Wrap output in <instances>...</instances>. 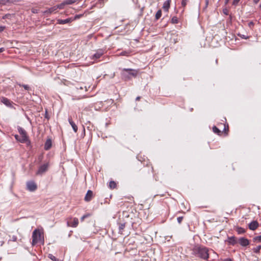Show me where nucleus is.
Returning a JSON list of instances; mask_svg holds the SVG:
<instances>
[{
    "label": "nucleus",
    "mask_w": 261,
    "mask_h": 261,
    "mask_svg": "<svg viewBox=\"0 0 261 261\" xmlns=\"http://www.w3.org/2000/svg\"><path fill=\"white\" fill-rule=\"evenodd\" d=\"M1 102L8 107H11L12 106V102L7 98L2 97Z\"/></svg>",
    "instance_id": "12"
},
{
    "label": "nucleus",
    "mask_w": 261,
    "mask_h": 261,
    "mask_svg": "<svg viewBox=\"0 0 261 261\" xmlns=\"http://www.w3.org/2000/svg\"><path fill=\"white\" fill-rule=\"evenodd\" d=\"M189 1V0H181V4L182 7H185Z\"/></svg>",
    "instance_id": "34"
},
{
    "label": "nucleus",
    "mask_w": 261,
    "mask_h": 261,
    "mask_svg": "<svg viewBox=\"0 0 261 261\" xmlns=\"http://www.w3.org/2000/svg\"><path fill=\"white\" fill-rule=\"evenodd\" d=\"M12 2L10 0H2L1 1V4L3 5H6L7 3Z\"/></svg>",
    "instance_id": "37"
},
{
    "label": "nucleus",
    "mask_w": 261,
    "mask_h": 261,
    "mask_svg": "<svg viewBox=\"0 0 261 261\" xmlns=\"http://www.w3.org/2000/svg\"><path fill=\"white\" fill-rule=\"evenodd\" d=\"M65 2H66V5L72 4L74 3V1H73L72 0H67V1H66Z\"/></svg>",
    "instance_id": "41"
},
{
    "label": "nucleus",
    "mask_w": 261,
    "mask_h": 261,
    "mask_svg": "<svg viewBox=\"0 0 261 261\" xmlns=\"http://www.w3.org/2000/svg\"><path fill=\"white\" fill-rule=\"evenodd\" d=\"M190 209V207L187 208L185 206L184 203H182L180 205V213H185L186 212H188Z\"/></svg>",
    "instance_id": "19"
},
{
    "label": "nucleus",
    "mask_w": 261,
    "mask_h": 261,
    "mask_svg": "<svg viewBox=\"0 0 261 261\" xmlns=\"http://www.w3.org/2000/svg\"><path fill=\"white\" fill-rule=\"evenodd\" d=\"M79 224V220L76 218H74L72 221V222H70L68 221L67 222V225L68 226H71L72 227H76Z\"/></svg>",
    "instance_id": "10"
},
{
    "label": "nucleus",
    "mask_w": 261,
    "mask_h": 261,
    "mask_svg": "<svg viewBox=\"0 0 261 261\" xmlns=\"http://www.w3.org/2000/svg\"><path fill=\"white\" fill-rule=\"evenodd\" d=\"M216 64H218V59H216Z\"/></svg>",
    "instance_id": "53"
},
{
    "label": "nucleus",
    "mask_w": 261,
    "mask_h": 261,
    "mask_svg": "<svg viewBox=\"0 0 261 261\" xmlns=\"http://www.w3.org/2000/svg\"><path fill=\"white\" fill-rule=\"evenodd\" d=\"M43 241V238L42 237L41 233L38 229H35L32 233V242L33 246L35 245L36 244Z\"/></svg>",
    "instance_id": "3"
},
{
    "label": "nucleus",
    "mask_w": 261,
    "mask_h": 261,
    "mask_svg": "<svg viewBox=\"0 0 261 261\" xmlns=\"http://www.w3.org/2000/svg\"><path fill=\"white\" fill-rule=\"evenodd\" d=\"M139 72V69H134L131 68H123L122 69L121 75L122 79L124 81H128L132 77H136Z\"/></svg>",
    "instance_id": "2"
},
{
    "label": "nucleus",
    "mask_w": 261,
    "mask_h": 261,
    "mask_svg": "<svg viewBox=\"0 0 261 261\" xmlns=\"http://www.w3.org/2000/svg\"><path fill=\"white\" fill-rule=\"evenodd\" d=\"M19 142L21 143H26L28 146L31 145V141L29 140L28 136H20Z\"/></svg>",
    "instance_id": "7"
},
{
    "label": "nucleus",
    "mask_w": 261,
    "mask_h": 261,
    "mask_svg": "<svg viewBox=\"0 0 261 261\" xmlns=\"http://www.w3.org/2000/svg\"><path fill=\"white\" fill-rule=\"evenodd\" d=\"M6 27L4 26H0V32H3L5 29Z\"/></svg>",
    "instance_id": "44"
},
{
    "label": "nucleus",
    "mask_w": 261,
    "mask_h": 261,
    "mask_svg": "<svg viewBox=\"0 0 261 261\" xmlns=\"http://www.w3.org/2000/svg\"><path fill=\"white\" fill-rule=\"evenodd\" d=\"M37 188V186L34 181H29L27 182V189L29 191H35Z\"/></svg>",
    "instance_id": "6"
},
{
    "label": "nucleus",
    "mask_w": 261,
    "mask_h": 261,
    "mask_svg": "<svg viewBox=\"0 0 261 261\" xmlns=\"http://www.w3.org/2000/svg\"><path fill=\"white\" fill-rule=\"evenodd\" d=\"M57 10V8H56V6H54V7L49 8L47 10H46L45 12V13H51L53 12L56 11Z\"/></svg>",
    "instance_id": "23"
},
{
    "label": "nucleus",
    "mask_w": 261,
    "mask_h": 261,
    "mask_svg": "<svg viewBox=\"0 0 261 261\" xmlns=\"http://www.w3.org/2000/svg\"><path fill=\"white\" fill-rule=\"evenodd\" d=\"M48 257L53 261H58V259L51 254H49Z\"/></svg>",
    "instance_id": "33"
},
{
    "label": "nucleus",
    "mask_w": 261,
    "mask_h": 261,
    "mask_svg": "<svg viewBox=\"0 0 261 261\" xmlns=\"http://www.w3.org/2000/svg\"><path fill=\"white\" fill-rule=\"evenodd\" d=\"M229 1L230 0H225V5H227Z\"/></svg>",
    "instance_id": "48"
},
{
    "label": "nucleus",
    "mask_w": 261,
    "mask_h": 261,
    "mask_svg": "<svg viewBox=\"0 0 261 261\" xmlns=\"http://www.w3.org/2000/svg\"><path fill=\"white\" fill-rule=\"evenodd\" d=\"M259 1H260V0H253L254 3L255 4H257V3H258V2H259Z\"/></svg>",
    "instance_id": "49"
},
{
    "label": "nucleus",
    "mask_w": 261,
    "mask_h": 261,
    "mask_svg": "<svg viewBox=\"0 0 261 261\" xmlns=\"http://www.w3.org/2000/svg\"><path fill=\"white\" fill-rule=\"evenodd\" d=\"M66 5V2H64L63 3L56 6V8H57V9H62L64 8V6Z\"/></svg>",
    "instance_id": "30"
},
{
    "label": "nucleus",
    "mask_w": 261,
    "mask_h": 261,
    "mask_svg": "<svg viewBox=\"0 0 261 261\" xmlns=\"http://www.w3.org/2000/svg\"><path fill=\"white\" fill-rule=\"evenodd\" d=\"M213 131L214 132V133L218 135H221L222 134V132L220 130H219V129L216 126H214L213 127Z\"/></svg>",
    "instance_id": "22"
},
{
    "label": "nucleus",
    "mask_w": 261,
    "mask_h": 261,
    "mask_svg": "<svg viewBox=\"0 0 261 261\" xmlns=\"http://www.w3.org/2000/svg\"><path fill=\"white\" fill-rule=\"evenodd\" d=\"M177 220L178 222L179 223V220H180L179 217L177 218Z\"/></svg>",
    "instance_id": "52"
},
{
    "label": "nucleus",
    "mask_w": 261,
    "mask_h": 261,
    "mask_svg": "<svg viewBox=\"0 0 261 261\" xmlns=\"http://www.w3.org/2000/svg\"><path fill=\"white\" fill-rule=\"evenodd\" d=\"M12 239H13V241H16V239H17V237H15V236H13V238H12Z\"/></svg>",
    "instance_id": "47"
},
{
    "label": "nucleus",
    "mask_w": 261,
    "mask_h": 261,
    "mask_svg": "<svg viewBox=\"0 0 261 261\" xmlns=\"http://www.w3.org/2000/svg\"><path fill=\"white\" fill-rule=\"evenodd\" d=\"M93 196V192L91 190H88L85 197V200L87 202L90 201Z\"/></svg>",
    "instance_id": "14"
},
{
    "label": "nucleus",
    "mask_w": 261,
    "mask_h": 261,
    "mask_svg": "<svg viewBox=\"0 0 261 261\" xmlns=\"http://www.w3.org/2000/svg\"><path fill=\"white\" fill-rule=\"evenodd\" d=\"M261 249V245H259L255 248H254L252 250L254 252L256 253H259L260 252V250Z\"/></svg>",
    "instance_id": "27"
},
{
    "label": "nucleus",
    "mask_w": 261,
    "mask_h": 261,
    "mask_svg": "<svg viewBox=\"0 0 261 261\" xmlns=\"http://www.w3.org/2000/svg\"><path fill=\"white\" fill-rule=\"evenodd\" d=\"M259 226V224L257 221H253L248 225L249 228L251 230H255Z\"/></svg>",
    "instance_id": "9"
},
{
    "label": "nucleus",
    "mask_w": 261,
    "mask_h": 261,
    "mask_svg": "<svg viewBox=\"0 0 261 261\" xmlns=\"http://www.w3.org/2000/svg\"><path fill=\"white\" fill-rule=\"evenodd\" d=\"M223 12L226 15H228L229 14L228 10L227 8L223 9Z\"/></svg>",
    "instance_id": "40"
},
{
    "label": "nucleus",
    "mask_w": 261,
    "mask_h": 261,
    "mask_svg": "<svg viewBox=\"0 0 261 261\" xmlns=\"http://www.w3.org/2000/svg\"><path fill=\"white\" fill-rule=\"evenodd\" d=\"M125 227V223H120L119 224V233L122 234L124 228Z\"/></svg>",
    "instance_id": "20"
},
{
    "label": "nucleus",
    "mask_w": 261,
    "mask_h": 261,
    "mask_svg": "<svg viewBox=\"0 0 261 261\" xmlns=\"http://www.w3.org/2000/svg\"><path fill=\"white\" fill-rule=\"evenodd\" d=\"M236 231H237L238 234H243L246 232L245 229L241 227H237L236 228Z\"/></svg>",
    "instance_id": "21"
},
{
    "label": "nucleus",
    "mask_w": 261,
    "mask_h": 261,
    "mask_svg": "<svg viewBox=\"0 0 261 261\" xmlns=\"http://www.w3.org/2000/svg\"><path fill=\"white\" fill-rule=\"evenodd\" d=\"M228 242L229 244L234 245L237 243V240L235 237H230L228 238Z\"/></svg>",
    "instance_id": "15"
},
{
    "label": "nucleus",
    "mask_w": 261,
    "mask_h": 261,
    "mask_svg": "<svg viewBox=\"0 0 261 261\" xmlns=\"http://www.w3.org/2000/svg\"><path fill=\"white\" fill-rule=\"evenodd\" d=\"M254 25V23L252 22V21H250L248 23V27L250 28H252Z\"/></svg>",
    "instance_id": "42"
},
{
    "label": "nucleus",
    "mask_w": 261,
    "mask_h": 261,
    "mask_svg": "<svg viewBox=\"0 0 261 261\" xmlns=\"http://www.w3.org/2000/svg\"><path fill=\"white\" fill-rule=\"evenodd\" d=\"M208 249L202 246H196L193 249L194 254L197 257L204 260L209 258Z\"/></svg>",
    "instance_id": "1"
},
{
    "label": "nucleus",
    "mask_w": 261,
    "mask_h": 261,
    "mask_svg": "<svg viewBox=\"0 0 261 261\" xmlns=\"http://www.w3.org/2000/svg\"><path fill=\"white\" fill-rule=\"evenodd\" d=\"M45 118L47 119H48L49 118L48 116V114H47V111H45Z\"/></svg>",
    "instance_id": "45"
},
{
    "label": "nucleus",
    "mask_w": 261,
    "mask_h": 261,
    "mask_svg": "<svg viewBox=\"0 0 261 261\" xmlns=\"http://www.w3.org/2000/svg\"><path fill=\"white\" fill-rule=\"evenodd\" d=\"M49 166L48 163H46L40 166L37 172V174L38 175H42L45 172H46L48 170Z\"/></svg>",
    "instance_id": "5"
},
{
    "label": "nucleus",
    "mask_w": 261,
    "mask_h": 261,
    "mask_svg": "<svg viewBox=\"0 0 261 261\" xmlns=\"http://www.w3.org/2000/svg\"><path fill=\"white\" fill-rule=\"evenodd\" d=\"M171 21L173 24L177 23L178 22V18L177 17L174 16L172 18Z\"/></svg>",
    "instance_id": "31"
},
{
    "label": "nucleus",
    "mask_w": 261,
    "mask_h": 261,
    "mask_svg": "<svg viewBox=\"0 0 261 261\" xmlns=\"http://www.w3.org/2000/svg\"><path fill=\"white\" fill-rule=\"evenodd\" d=\"M5 243V239L3 235L0 233V247L2 246Z\"/></svg>",
    "instance_id": "32"
},
{
    "label": "nucleus",
    "mask_w": 261,
    "mask_h": 261,
    "mask_svg": "<svg viewBox=\"0 0 261 261\" xmlns=\"http://www.w3.org/2000/svg\"><path fill=\"white\" fill-rule=\"evenodd\" d=\"M130 54V51L129 50H125L122 51L121 53H120V56H129Z\"/></svg>",
    "instance_id": "25"
},
{
    "label": "nucleus",
    "mask_w": 261,
    "mask_h": 261,
    "mask_svg": "<svg viewBox=\"0 0 261 261\" xmlns=\"http://www.w3.org/2000/svg\"><path fill=\"white\" fill-rule=\"evenodd\" d=\"M239 244L243 247H246L249 245V241L244 237L240 238L239 240Z\"/></svg>",
    "instance_id": "8"
},
{
    "label": "nucleus",
    "mask_w": 261,
    "mask_h": 261,
    "mask_svg": "<svg viewBox=\"0 0 261 261\" xmlns=\"http://www.w3.org/2000/svg\"><path fill=\"white\" fill-rule=\"evenodd\" d=\"M5 50V48H4V47L0 48V53H2V52L4 51Z\"/></svg>",
    "instance_id": "46"
},
{
    "label": "nucleus",
    "mask_w": 261,
    "mask_h": 261,
    "mask_svg": "<svg viewBox=\"0 0 261 261\" xmlns=\"http://www.w3.org/2000/svg\"><path fill=\"white\" fill-rule=\"evenodd\" d=\"M68 121L71 126H72L73 131L75 133H76L78 129V127L76 124L72 121V119L71 117L68 118Z\"/></svg>",
    "instance_id": "13"
},
{
    "label": "nucleus",
    "mask_w": 261,
    "mask_h": 261,
    "mask_svg": "<svg viewBox=\"0 0 261 261\" xmlns=\"http://www.w3.org/2000/svg\"><path fill=\"white\" fill-rule=\"evenodd\" d=\"M105 54V50L103 49H98L96 53L90 57L92 60H96L99 59Z\"/></svg>",
    "instance_id": "4"
},
{
    "label": "nucleus",
    "mask_w": 261,
    "mask_h": 261,
    "mask_svg": "<svg viewBox=\"0 0 261 261\" xmlns=\"http://www.w3.org/2000/svg\"><path fill=\"white\" fill-rule=\"evenodd\" d=\"M58 23L61 24H66L71 21L70 18H67L65 19H59L58 20Z\"/></svg>",
    "instance_id": "18"
},
{
    "label": "nucleus",
    "mask_w": 261,
    "mask_h": 261,
    "mask_svg": "<svg viewBox=\"0 0 261 261\" xmlns=\"http://www.w3.org/2000/svg\"><path fill=\"white\" fill-rule=\"evenodd\" d=\"M18 85L20 86V87H22L24 88V89L25 90H27V91H30L31 90V88L30 87V86L28 85H24V84H19Z\"/></svg>",
    "instance_id": "26"
},
{
    "label": "nucleus",
    "mask_w": 261,
    "mask_h": 261,
    "mask_svg": "<svg viewBox=\"0 0 261 261\" xmlns=\"http://www.w3.org/2000/svg\"><path fill=\"white\" fill-rule=\"evenodd\" d=\"M116 186V184L114 181H111L109 182V187L110 189H114Z\"/></svg>",
    "instance_id": "28"
},
{
    "label": "nucleus",
    "mask_w": 261,
    "mask_h": 261,
    "mask_svg": "<svg viewBox=\"0 0 261 261\" xmlns=\"http://www.w3.org/2000/svg\"><path fill=\"white\" fill-rule=\"evenodd\" d=\"M254 242H261V235L254 237L253 239Z\"/></svg>",
    "instance_id": "29"
},
{
    "label": "nucleus",
    "mask_w": 261,
    "mask_h": 261,
    "mask_svg": "<svg viewBox=\"0 0 261 261\" xmlns=\"http://www.w3.org/2000/svg\"><path fill=\"white\" fill-rule=\"evenodd\" d=\"M18 131L20 135L22 136H28L27 135L26 131L22 127L20 126H18L17 128Z\"/></svg>",
    "instance_id": "17"
},
{
    "label": "nucleus",
    "mask_w": 261,
    "mask_h": 261,
    "mask_svg": "<svg viewBox=\"0 0 261 261\" xmlns=\"http://www.w3.org/2000/svg\"><path fill=\"white\" fill-rule=\"evenodd\" d=\"M52 146V141L50 138H48L44 144V148L45 150H48Z\"/></svg>",
    "instance_id": "11"
},
{
    "label": "nucleus",
    "mask_w": 261,
    "mask_h": 261,
    "mask_svg": "<svg viewBox=\"0 0 261 261\" xmlns=\"http://www.w3.org/2000/svg\"><path fill=\"white\" fill-rule=\"evenodd\" d=\"M80 89H83L82 87H81L80 88Z\"/></svg>",
    "instance_id": "55"
},
{
    "label": "nucleus",
    "mask_w": 261,
    "mask_h": 261,
    "mask_svg": "<svg viewBox=\"0 0 261 261\" xmlns=\"http://www.w3.org/2000/svg\"><path fill=\"white\" fill-rule=\"evenodd\" d=\"M161 16H162V11H161V10H159L155 14V19L158 20L159 19H160L161 18Z\"/></svg>",
    "instance_id": "24"
},
{
    "label": "nucleus",
    "mask_w": 261,
    "mask_h": 261,
    "mask_svg": "<svg viewBox=\"0 0 261 261\" xmlns=\"http://www.w3.org/2000/svg\"><path fill=\"white\" fill-rule=\"evenodd\" d=\"M89 216H90V214H86V215H84V216H83L81 218V221H83L85 218L88 217Z\"/></svg>",
    "instance_id": "38"
},
{
    "label": "nucleus",
    "mask_w": 261,
    "mask_h": 261,
    "mask_svg": "<svg viewBox=\"0 0 261 261\" xmlns=\"http://www.w3.org/2000/svg\"><path fill=\"white\" fill-rule=\"evenodd\" d=\"M140 96H138V97H137L136 100H140Z\"/></svg>",
    "instance_id": "51"
},
{
    "label": "nucleus",
    "mask_w": 261,
    "mask_h": 261,
    "mask_svg": "<svg viewBox=\"0 0 261 261\" xmlns=\"http://www.w3.org/2000/svg\"><path fill=\"white\" fill-rule=\"evenodd\" d=\"M225 260L226 261H233V260L231 259V258H227Z\"/></svg>",
    "instance_id": "50"
},
{
    "label": "nucleus",
    "mask_w": 261,
    "mask_h": 261,
    "mask_svg": "<svg viewBox=\"0 0 261 261\" xmlns=\"http://www.w3.org/2000/svg\"><path fill=\"white\" fill-rule=\"evenodd\" d=\"M206 5H207V4H208V1H206Z\"/></svg>",
    "instance_id": "56"
},
{
    "label": "nucleus",
    "mask_w": 261,
    "mask_h": 261,
    "mask_svg": "<svg viewBox=\"0 0 261 261\" xmlns=\"http://www.w3.org/2000/svg\"><path fill=\"white\" fill-rule=\"evenodd\" d=\"M170 0H167L164 3L163 6V9L165 11H167L168 10L169 7H170Z\"/></svg>",
    "instance_id": "16"
},
{
    "label": "nucleus",
    "mask_w": 261,
    "mask_h": 261,
    "mask_svg": "<svg viewBox=\"0 0 261 261\" xmlns=\"http://www.w3.org/2000/svg\"><path fill=\"white\" fill-rule=\"evenodd\" d=\"M229 127L228 124H224V129L223 130L224 131L225 133L227 135V132H228Z\"/></svg>",
    "instance_id": "36"
},
{
    "label": "nucleus",
    "mask_w": 261,
    "mask_h": 261,
    "mask_svg": "<svg viewBox=\"0 0 261 261\" xmlns=\"http://www.w3.org/2000/svg\"><path fill=\"white\" fill-rule=\"evenodd\" d=\"M13 15L10 14H7L3 17V19H11Z\"/></svg>",
    "instance_id": "35"
},
{
    "label": "nucleus",
    "mask_w": 261,
    "mask_h": 261,
    "mask_svg": "<svg viewBox=\"0 0 261 261\" xmlns=\"http://www.w3.org/2000/svg\"><path fill=\"white\" fill-rule=\"evenodd\" d=\"M240 1V0H233L232 4V5L236 6L238 5Z\"/></svg>",
    "instance_id": "39"
},
{
    "label": "nucleus",
    "mask_w": 261,
    "mask_h": 261,
    "mask_svg": "<svg viewBox=\"0 0 261 261\" xmlns=\"http://www.w3.org/2000/svg\"><path fill=\"white\" fill-rule=\"evenodd\" d=\"M14 137L17 141H19V140L20 139V136L19 135H15Z\"/></svg>",
    "instance_id": "43"
},
{
    "label": "nucleus",
    "mask_w": 261,
    "mask_h": 261,
    "mask_svg": "<svg viewBox=\"0 0 261 261\" xmlns=\"http://www.w3.org/2000/svg\"><path fill=\"white\" fill-rule=\"evenodd\" d=\"M182 219V217H180V222L181 221Z\"/></svg>",
    "instance_id": "54"
}]
</instances>
